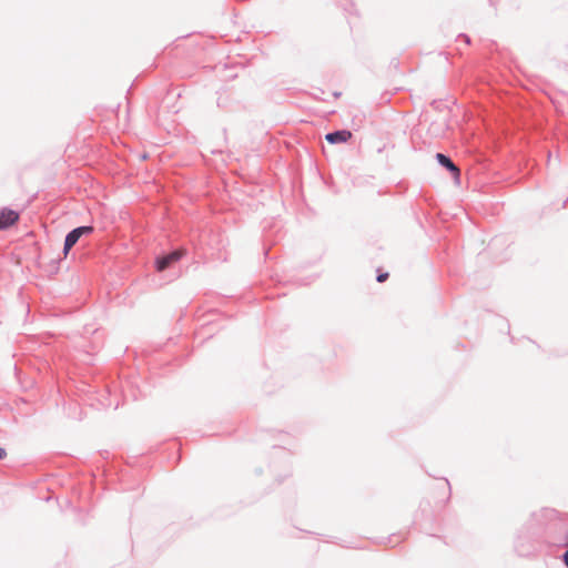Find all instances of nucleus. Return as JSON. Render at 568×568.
I'll list each match as a JSON object with an SVG mask.
<instances>
[{"label":"nucleus","mask_w":568,"mask_h":568,"mask_svg":"<svg viewBox=\"0 0 568 568\" xmlns=\"http://www.w3.org/2000/svg\"><path fill=\"white\" fill-rule=\"evenodd\" d=\"M93 232L92 226H80L71 231L64 242V254H67L71 247L79 241V239L84 234H90Z\"/></svg>","instance_id":"obj_1"},{"label":"nucleus","mask_w":568,"mask_h":568,"mask_svg":"<svg viewBox=\"0 0 568 568\" xmlns=\"http://www.w3.org/2000/svg\"><path fill=\"white\" fill-rule=\"evenodd\" d=\"M185 254V250H176L163 257L156 260V270L159 272L164 271L173 263L178 262Z\"/></svg>","instance_id":"obj_2"},{"label":"nucleus","mask_w":568,"mask_h":568,"mask_svg":"<svg viewBox=\"0 0 568 568\" xmlns=\"http://www.w3.org/2000/svg\"><path fill=\"white\" fill-rule=\"evenodd\" d=\"M19 220L18 212L9 209H3L0 211V230L8 229L9 226L17 223Z\"/></svg>","instance_id":"obj_3"},{"label":"nucleus","mask_w":568,"mask_h":568,"mask_svg":"<svg viewBox=\"0 0 568 568\" xmlns=\"http://www.w3.org/2000/svg\"><path fill=\"white\" fill-rule=\"evenodd\" d=\"M352 138V132L347 130L336 131L326 134L325 139L329 143H343L347 142Z\"/></svg>","instance_id":"obj_4"},{"label":"nucleus","mask_w":568,"mask_h":568,"mask_svg":"<svg viewBox=\"0 0 568 568\" xmlns=\"http://www.w3.org/2000/svg\"><path fill=\"white\" fill-rule=\"evenodd\" d=\"M436 159L438 160V162L447 168L453 174H454V178L455 180H458L459 179V175H460V171L459 169L452 162V160L449 158H447L446 155L442 154V153H437L436 155Z\"/></svg>","instance_id":"obj_5"},{"label":"nucleus","mask_w":568,"mask_h":568,"mask_svg":"<svg viewBox=\"0 0 568 568\" xmlns=\"http://www.w3.org/2000/svg\"><path fill=\"white\" fill-rule=\"evenodd\" d=\"M387 278H388V273H382V274H379V275L377 276V281H378L379 283L385 282Z\"/></svg>","instance_id":"obj_6"},{"label":"nucleus","mask_w":568,"mask_h":568,"mask_svg":"<svg viewBox=\"0 0 568 568\" xmlns=\"http://www.w3.org/2000/svg\"><path fill=\"white\" fill-rule=\"evenodd\" d=\"M6 456H7L6 450L0 447V459H3Z\"/></svg>","instance_id":"obj_7"},{"label":"nucleus","mask_w":568,"mask_h":568,"mask_svg":"<svg viewBox=\"0 0 568 568\" xmlns=\"http://www.w3.org/2000/svg\"><path fill=\"white\" fill-rule=\"evenodd\" d=\"M564 561H565L566 566L568 567V550L564 555Z\"/></svg>","instance_id":"obj_8"}]
</instances>
